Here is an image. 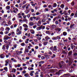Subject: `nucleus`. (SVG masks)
Segmentation results:
<instances>
[{"label": "nucleus", "instance_id": "6", "mask_svg": "<svg viewBox=\"0 0 77 77\" xmlns=\"http://www.w3.org/2000/svg\"><path fill=\"white\" fill-rule=\"evenodd\" d=\"M33 23L32 22H30L29 23V25L30 26H33Z\"/></svg>", "mask_w": 77, "mask_h": 77}, {"label": "nucleus", "instance_id": "35", "mask_svg": "<svg viewBox=\"0 0 77 77\" xmlns=\"http://www.w3.org/2000/svg\"><path fill=\"white\" fill-rule=\"evenodd\" d=\"M40 77H43V72H41V74L40 75Z\"/></svg>", "mask_w": 77, "mask_h": 77}, {"label": "nucleus", "instance_id": "64", "mask_svg": "<svg viewBox=\"0 0 77 77\" xmlns=\"http://www.w3.org/2000/svg\"><path fill=\"white\" fill-rule=\"evenodd\" d=\"M30 21H33V17H30Z\"/></svg>", "mask_w": 77, "mask_h": 77}, {"label": "nucleus", "instance_id": "53", "mask_svg": "<svg viewBox=\"0 0 77 77\" xmlns=\"http://www.w3.org/2000/svg\"><path fill=\"white\" fill-rule=\"evenodd\" d=\"M36 15H40V13L39 12H37L36 13Z\"/></svg>", "mask_w": 77, "mask_h": 77}, {"label": "nucleus", "instance_id": "11", "mask_svg": "<svg viewBox=\"0 0 77 77\" xmlns=\"http://www.w3.org/2000/svg\"><path fill=\"white\" fill-rule=\"evenodd\" d=\"M28 69L29 71H31L32 70H33L34 69L33 68L31 67H29L28 68Z\"/></svg>", "mask_w": 77, "mask_h": 77}, {"label": "nucleus", "instance_id": "36", "mask_svg": "<svg viewBox=\"0 0 77 77\" xmlns=\"http://www.w3.org/2000/svg\"><path fill=\"white\" fill-rule=\"evenodd\" d=\"M40 17H36L35 20H36V21H38V20H40Z\"/></svg>", "mask_w": 77, "mask_h": 77}, {"label": "nucleus", "instance_id": "28", "mask_svg": "<svg viewBox=\"0 0 77 77\" xmlns=\"http://www.w3.org/2000/svg\"><path fill=\"white\" fill-rule=\"evenodd\" d=\"M57 6V4L56 3H54L53 5V8H55Z\"/></svg>", "mask_w": 77, "mask_h": 77}, {"label": "nucleus", "instance_id": "24", "mask_svg": "<svg viewBox=\"0 0 77 77\" xmlns=\"http://www.w3.org/2000/svg\"><path fill=\"white\" fill-rule=\"evenodd\" d=\"M30 12L29 10L25 11H24V12L26 13V14H29Z\"/></svg>", "mask_w": 77, "mask_h": 77}, {"label": "nucleus", "instance_id": "62", "mask_svg": "<svg viewBox=\"0 0 77 77\" xmlns=\"http://www.w3.org/2000/svg\"><path fill=\"white\" fill-rule=\"evenodd\" d=\"M56 24H59V22L57 20L55 21Z\"/></svg>", "mask_w": 77, "mask_h": 77}, {"label": "nucleus", "instance_id": "31", "mask_svg": "<svg viewBox=\"0 0 77 77\" xmlns=\"http://www.w3.org/2000/svg\"><path fill=\"white\" fill-rule=\"evenodd\" d=\"M63 12V11H62V10H61L60 11H59V13L61 14V15H63V13L62 12Z\"/></svg>", "mask_w": 77, "mask_h": 77}, {"label": "nucleus", "instance_id": "48", "mask_svg": "<svg viewBox=\"0 0 77 77\" xmlns=\"http://www.w3.org/2000/svg\"><path fill=\"white\" fill-rule=\"evenodd\" d=\"M36 27H37V25H34L33 26V29H35V28H36Z\"/></svg>", "mask_w": 77, "mask_h": 77}, {"label": "nucleus", "instance_id": "57", "mask_svg": "<svg viewBox=\"0 0 77 77\" xmlns=\"http://www.w3.org/2000/svg\"><path fill=\"white\" fill-rule=\"evenodd\" d=\"M26 65H27V64L24 63H23L22 65V66H26Z\"/></svg>", "mask_w": 77, "mask_h": 77}, {"label": "nucleus", "instance_id": "38", "mask_svg": "<svg viewBox=\"0 0 77 77\" xmlns=\"http://www.w3.org/2000/svg\"><path fill=\"white\" fill-rule=\"evenodd\" d=\"M26 6H27V4H26L25 5H23L22 8L23 9H24V8H25V7H26Z\"/></svg>", "mask_w": 77, "mask_h": 77}, {"label": "nucleus", "instance_id": "5", "mask_svg": "<svg viewBox=\"0 0 77 77\" xmlns=\"http://www.w3.org/2000/svg\"><path fill=\"white\" fill-rule=\"evenodd\" d=\"M41 25V20H39L37 23V26H40Z\"/></svg>", "mask_w": 77, "mask_h": 77}, {"label": "nucleus", "instance_id": "17", "mask_svg": "<svg viewBox=\"0 0 77 77\" xmlns=\"http://www.w3.org/2000/svg\"><path fill=\"white\" fill-rule=\"evenodd\" d=\"M57 46H54V51H57Z\"/></svg>", "mask_w": 77, "mask_h": 77}, {"label": "nucleus", "instance_id": "47", "mask_svg": "<svg viewBox=\"0 0 77 77\" xmlns=\"http://www.w3.org/2000/svg\"><path fill=\"white\" fill-rule=\"evenodd\" d=\"M41 21L42 23H44V22H45V19H42L41 20Z\"/></svg>", "mask_w": 77, "mask_h": 77}, {"label": "nucleus", "instance_id": "22", "mask_svg": "<svg viewBox=\"0 0 77 77\" xmlns=\"http://www.w3.org/2000/svg\"><path fill=\"white\" fill-rule=\"evenodd\" d=\"M60 8H61L62 9H63V8H64V5H63V4H61L60 5Z\"/></svg>", "mask_w": 77, "mask_h": 77}, {"label": "nucleus", "instance_id": "30", "mask_svg": "<svg viewBox=\"0 0 77 77\" xmlns=\"http://www.w3.org/2000/svg\"><path fill=\"white\" fill-rule=\"evenodd\" d=\"M4 70L6 72H7V71H8V68H7V67H4Z\"/></svg>", "mask_w": 77, "mask_h": 77}, {"label": "nucleus", "instance_id": "59", "mask_svg": "<svg viewBox=\"0 0 77 77\" xmlns=\"http://www.w3.org/2000/svg\"><path fill=\"white\" fill-rule=\"evenodd\" d=\"M53 48V46H52L49 49L51 50H52Z\"/></svg>", "mask_w": 77, "mask_h": 77}, {"label": "nucleus", "instance_id": "21", "mask_svg": "<svg viewBox=\"0 0 77 77\" xmlns=\"http://www.w3.org/2000/svg\"><path fill=\"white\" fill-rule=\"evenodd\" d=\"M6 9L7 10H9V9H10V6H7V7H6Z\"/></svg>", "mask_w": 77, "mask_h": 77}, {"label": "nucleus", "instance_id": "2", "mask_svg": "<svg viewBox=\"0 0 77 77\" xmlns=\"http://www.w3.org/2000/svg\"><path fill=\"white\" fill-rule=\"evenodd\" d=\"M0 57L1 59H4L5 57V55L3 54H0Z\"/></svg>", "mask_w": 77, "mask_h": 77}, {"label": "nucleus", "instance_id": "15", "mask_svg": "<svg viewBox=\"0 0 77 77\" xmlns=\"http://www.w3.org/2000/svg\"><path fill=\"white\" fill-rule=\"evenodd\" d=\"M23 26L24 27H25V28H28V26L26 24H24L23 25Z\"/></svg>", "mask_w": 77, "mask_h": 77}, {"label": "nucleus", "instance_id": "40", "mask_svg": "<svg viewBox=\"0 0 77 77\" xmlns=\"http://www.w3.org/2000/svg\"><path fill=\"white\" fill-rule=\"evenodd\" d=\"M5 47H6V46L5 45H3L2 46V49L3 50H5L6 48Z\"/></svg>", "mask_w": 77, "mask_h": 77}, {"label": "nucleus", "instance_id": "12", "mask_svg": "<svg viewBox=\"0 0 77 77\" xmlns=\"http://www.w3.org/2000/svg\"><path fill=\"white\" fill-rule=\"evenodd\" d=\"M29 49H27L25 50L24 53H29Z\"/></svg>", "mask_w": 77, "mask_h": 77}, {"label": "nucleus", "instance_id": "3", "mask_svg": "<svg viewBox=\"0 0 77 77\" xmlns=\"http://www.w3.org/2000/svg\"><path fill=\"white\" fill-rule=\"evenodd\" d=\"M42 25H41L40 26L37 27L36 29L37 30H40L42 29Z\"/></svg>", "mask_w": 77, "mask_h": 77}, {"label": "nucleus", "instance_id": "32", "mask_svg": "<svg viewBox=\"0 0 77 77\" xmlns=\"http://www.w3.org/2000/svg\"><path fill=\"white\" fill-rule=\"evenodd\" d=\"M48 44V42H45L43 43V44L44 45H47Z\"/></svg>", "mask_w": 77, "mask_h": 77}, {"label": "nucleus", "instance_id": "34", "mask_svg": "<svg viewBox=\"0 0 77 77\" xmlns=\"http://www.w3.org/2000/svg\"><path fill=\"white\" fill-rule=\"evenodd\" d=\"M46 33H47V34H48V35L50 34V32H49L48 31H46Z\"/></svg>", "mask_w": 77, "mask_h": 77}, {"label": "nucleus", "instance_id": "33", "mask_svg": "<svg viewBox=\"0 0 77 77\" xmlns=\"http://www.w3.org/2000/svg\"><path fill=\"white\" fill-rule=\"evenodd\" d=\"M23 21H24V22H27L28 20L27 19H23Z\"/></svg>", "mask_w": 77, "mask_h": 77}, {"label": "nucleus", "instance_id": "37", "mask_svg": "<svg viewBox=\"0 0 77 77\" xmlns=\"http://www.w3.org/2000/svg\"><path fill=\"white\" fill-rule=\"evenodd\" d=\"M75 4V3L73 1L71 3V5L72 6H74V5Z\"/></svg>", "mask_w": 77, "mask_h": 77}, {"label": "nucleus", "instance_id": "50", "mask_svg": "<svg viewBox=\"0 0 77 77\" xmlns=\"http://www.w3.org/2000/svg\"><path fill=\"white\" fill-rule=\"evenodd\" d=\"M5 33L6 35H7V34H8V33H9V31H6L5 32Z\"/></svg>", "mask_w": 77, "mask_h": 77}, {"label": "nucleus", "instance_id": "44", "mask_svg": "<svg viewBox=\"0 0 77 77\" xmlns=\"http://www.w3.org/2000/svg\"><path fill=\"white\" fill-rule=\"evenodd\" d=\"M30 4H29L26 7V9H28L29 7V6H30Z\"/></svg>", "mask_w": 77, "mask_h": 77}, {"label": "nucleus", "instance_id": "60", "mask_svg": "<svg viewBox=\"0 0 77 77\" xmlns=\"http://www.w3.org/2000/svg\"><path fill=\"white\" fill-rule=\"evenodd\" d=\"M26 38V36L24 35L23 37H22V38L23 39H25Z\"/></svg>", "mask_w": 77, "mask_h": 77}, {"label": "nucleus", "instance_id": "4", "mask_svg": "<svg viewBox=\"0 0 77 77\" xmlns=\"http://www.w3.org/2000/svg\"><path fill=\"white\" fill-rule=\"evenodd\" d=\"M72 54V51H70L68 53V55L70 56H71Z\"/></svg>", "mask_w": 77, "mask_h": 77}, {"label": "nucleus", "instance_id": "19", "mask_svg": "<svg viewBox=\"0 0 77 77\" xmlns=\"http://www.w3.org/2000/svg\"><path fill=\"white\" fill-rule=\"evenodd\" d=\"M62 53L63 54H68V52L66 51H63Z\"/></svg>", "mask_w": 77, "mask_h": 77}, {"label": "nucleus", "instance_id": "18", "mask_svg": "<svg viewBox=\"0 0 77 77\" xmlns=\"http://www.w3.org/2000/svg\"><path fill=\"white\" fill-rule=\"evenodd\" d=\"M15 8H16L14 7L13 8V9L14 10L13 11V12L14 13V14H16V13H17V11H16L15 10Z\"/></svg>", "mask_w": 77, "mask_h": 77}, {"label": "nucleus", "instance_id": "39", "mask_svg": "<svg viewBox=\"0 0 77 77\" xmlns=\"http://www.w3.org/2000/svg\"><path fill=\"white\" fill-rule=\"evenodd\" d=\"M71 47L72 49H74V46H73V45H72V44H71Z\"/></svg>", "mask_w": 77, "mask_h": 77}, {"label": "nucleus", "instance_id": "52", "mask_svg": "<svg viewBox=\"0 0 77 77\" xmlns=\"http://www.w3.org/2000/svg\"><path fill=\"white\" fill-rule=\"evenodd\" d=\"M17 65L18 68H19L21 66V64H17Z\"/></svg>", "mask_w": 77, "mask_h": 77}, {"label": "nucleus", "instance_id": "49", "mask_svg": "<svg viewBox=\"0 0 77 77\" xmlns=\"http://www.w3.org/2000/svg\"><path fill=\"white\" fill-rule=\"evenodd\" d=\"M27 17H28V18H30V14H28L27 15Z\"/></svg>", "mask_w": 77, "mask_h": 77}, {"label": "nucleus", "instance_id": "42", "mask_svg": "<svg viewBox=\"0 0 77 77\" xmlns=\"http://www.w3.org/2000/svg\"><path fill=\"white\" fill-rule=\"evenodd\" d=\"M11 35H12V36H14L15 35V32H11Z\"/></svg>", "mask_w": 77, "mask_h": 77}, {"label": "nucleus", "instance_id": "56", "mask_svg": "<svg viewBox=\"0 0 77 77\" xmlns=\"http://www.w3.org/2000/svg\"><path fill=\"white\" fill-rule=\"evenodd\" d=\"M9 65L10 66V69H12V65L11 64H9Z\"/></svg>", "mask_w": 77, "mask_h": 77}, {"label": "nucleus", "instance_id": "20", "mask_svg": "<svg viewBox=\"0 0 77 77\" xmlns=\"http://www.w3.org/2000/svg\"><path fill=\"white\" fill-rule=\"evenodd\" d=\"M69 28H70V29H72L74 28V25H72V24H71L70 26L69 27Z\"/></svg>", "mask_w": 77, "mask_h": 77}, {"label": "nucleus", "instance_id": "14", "mask_svg": "<svg viewBox=\"0 0 77 77\" xmlns=\"http://www.w3.org/2000/svg\"><path fill=\"white\" fill-rule=\"evenodd\" d=\"M56 27V25L54 24H53L51 26V27L52 29H54Z\"/></svg>", "mask_w": 77, "mask_h": 77}, {"label": "nucleus", "instance_id": "41", "mask_svg": "<svg viewBox=\"0 0 77 77\" xmlns=\"http://www.w3.org/2000/svg\"><path fill=\"white\" fill-rule=\"evenodd\" d=\"M9 45H7L6 46V49L8 50V49H9Z\"/></svg>", "mask_w": 77, "mask_h": 77}, {"label": "nucleus", "instance_id": "23", "mask_svg": "<svg viewBox=\"0 0 77 77\" xmlns=\"http://www.w3.org/2000/svg\"><path fill=\"white\" fill-rule=\"evenodd\" d=\"M5 30L6 31H7L8 32H9V31L10 30V28L9 27H7L5 29Z\"/></svg>", "mask_w": 77, "mask_h": 77}, {"label": "nucleus", "instance_id": "46", "mask_svg": "<svg viewBox=\"0 0 77 77\" xmlns=\"http://www.w3.org/2000/svg\"><path fill=\"white\" fill-rule=\"evenodd\" d=\"M9 60L8 59H7L5 61L6 63H9Z\"/></svg>", "mask_w": 77, "mask_h": 77}, {"label": "nucleus", "instance_id": "58", "mask_svg": "<svg viewBox=\"0 0 77 77\" xmlns=\"http://www.w3.org/2000/svg\"><path fill=\"white\" fill-rule=\"evenodd\" d=\"M22 73H23V74H25V73H26V70L23 71L22 72Z\"/></svg>", "mask_w": 77, "mask_h": 77}, {"label": "nucleus", "instance_id": "51", "mask_svg": "<svg viewBox=\"0 0 77 77\" xmlns=\"http://www.w3.org/2000/svg\"><path fill=\"white\" fill-rule=\"evenodd\" d=\"M74 15V13H72L70 15V17H73Z\"/></svg>", "mask_w": 77, "mask_h": 77}, {"label": "nucleus", "instance_id": "16", "mask_svg": "<svg viewBox=\"0 0 77 77\" xmlns=\"http://www.w3.org/2000/svg\"><path fill=\"white\" fill-rule=\"evenodd\" d=\"M45 39L46 40H48L50 39L51 38L49 37H48V36H47L46 37H45Z\"/></svg>", "mask_w": 77, "mask_h": 77}, {"label": "nucleus", "instance_id": "26", "mask_svg": "<svg viewBox=\"0 0 77 77\" xmlns=\"http://www.w3.org/2000/svg\"><path fill=\"white\" fill-rule=\"evenodd\" d=\"M38 63L39 64H43V63H44V61H41L39 62Z\"/></svg>", "mask_w": 77, "mask_h": 77}, {"label": "nucleus", "instance_id": "7", "mask_svg": "<svg viewBox=\"0 0 77 77\" xmlns=\"http://www.w3.org/2000/svg\"><path fill=\"white\" fill-rule=\"evenodd\" d=\"M12 72H13L14 73H15L16 72V69L15 68H13L11 70Z\"/></svg>", "mask_w": 77, "mask_h": 77}, {"label": "nucleus", "instance_id": "54", "mask_svg": "<svg viewBox=\"0 0 77 77\" xmlns=\"http://www.w3.org/2000/svg\"><path fill=\"white\" fill-rule=\"evenodd\" d=\"M38 39V40H39V41H40L41 39V37H37Z\"/></svg>", "mask_w": 77, "mask_h": 77}, {"label": "nucleus", "instance_id": "10", "mask_svg": "<svg viewBox=\"0 0 77 77\" xmlns=\"http://www.w3.org/2000/svg\"><path fill=\"white\" fill-rule=\"evenodd\" d=\"M17 35H20L21 34V31H20L16 33Z\"/></svg>", "mask_w": 77, "mask_h": 77}, {"label": "nucleus", "instance_id": "29", "mask_svg": "<svg viewBox=\"0 0 77 77\" xmlns=\"http://www.w3.org/2000/svg\"><path fill=\"white\" fill-rule=\"evenodd\" d=\"M8 24L9 25V26H11V24H12V23L11 22V21L9 20L8 21Z\"/></svg>", "mask_w": 77, "mask_h": 77}, {"label": "nucleus", "instance_id": "13", "mask_svg": "<svg viewBox=\"0 0 77 77\" xmlns=\"http://www.w3.org/2000/svg\"><path fill=\"white\" fill-rule=\"evenodd\" d=\"M24 76L26 77H30V76H29V74L28 73H26L24 74Z\"/></svg>", "mask_w": 77, "mask_h": 77}, {"label": "nucleus", "instance_id": "55", "mask_svg": "<svg viewBox=\"0 0 77 77\" xmlns=\"http://www.w3.org/2000/svg\"><path fill=\"white\" fill-rule=\"evenodd\" d=\"M26 3V2L25 1H23V5H25Z\"/></svg>", "mask_w": 77, "mask_h": 77}, {"label": "nucleus", "instance_id": "45", "mask_svg": "<svg viewBox=\"0 0 77 77\" xmlns=\"http://www.w3.org/2000/svg\"><path fill=\"white\" fill-rule=\"evenodd\" d=\"M56 38V39H60V37L59 36H57Z\"/></svg>", "mask_w": 77, "mask_h": 77}, {"label": "nucleus", "instance_id": "27", "mask_svg": "<svg viewBox=\"0 0 77 77\" xmlns=\"http://www.w3.org/2000/svg\"><path fill=\"white\" fill-rule=\"evenodd\" d=\"M16 53H17V54L18 55V56H20V52L18 51H16Z\"/></svg>", "mask_w": 77, "mask_h": 77}, {"label": "nucleus", "instance_id": "43", "mask_svg": "<svg viewBox=\"0 0 77 77\" xmlns=\"http://www.w3.org/2000/svg\"><path fill=\"white\" fill-rule=\"evenodd\" d=\"M20 45L21 46H24L25 45V43H22L20 44Z\"/></svg>", "mask_w": 77, "mask_h": 77}, {"label": "nucleus", "instance_id": "63", "mask_svg": "<svg viewBox=\"0 0 77 77\" xmlns=\"http://www.w3.org/2000/svg\"><path fill=\"white\" fill-rule=\"evenodd\" d=\"M17 45H13L14 47V48H17Z\"/></svg>", "mask_w": 77, "mask_h": 77}, {"label": "nucleus", "instance_id": "61", "mask_svg": "<svg viewBox=\"0 0 77 77\" xmlns=\"http://www.w3.org/2000/svg\"><path fill=\"white\" fill-rule=\"evenodd\" d=\"M4 28L3 27H1V31H4Z\"/></svg>", "mask_w": 77, "mask_h": 77}, {"label": "nucleus", "instance_id": "8", "mask_svg": "<svg viewBox=\"0 0 77 77\" xmlns=\"http://www.w3.org/2000/svg\"><path fill=\"white\" fill-rule=\"evenodd\" d=\"M30 32L32 34H35V30L33 29H30Z\"/></svg>", "mask_w": 77, "mask_h": 77}, {"label": "nucleus", "instance_id": "9", "mask_svg": "<svg viewBox=\"0 0 77 77\" xmlns=\"http://www.w3.org/2000/svg\"><path fill=\"white\" fill-rule=\"evenodd\" d=\"M64 77H68L69 76H70V74L69 73L67 74H65L63 75Z\"/></svg>", "mask_w": 77, "mask_h": 77}, {"label": "nucleus", "instance_id": "1", "mask_svg": "<svg viewBox=\"0 0 77 77\" xmlns=\"http://www.w3.org/2000/svg\"><path fill=\"white\" fill-rule=\"evenodd\" d=\"M11 38V37H9L8 35H6L4 36V40H8V39H10Z\"/></svg>", "mask_w": 77, "mask_h": 77}, {"label": "nucleus", "instance_id": "25", "mask_svg": "<svg viewBox=\"0 0 77 77\" xmlns=\"http://www.w3.org/2000/svg\"><path fill=\"white\" fill-rule=\"evenodd\" d=\"M63 36H66L67 35V33L66 32H63Z\"/></svg>", "mask_w": 77, "mask_h": 77}]
</instances>
